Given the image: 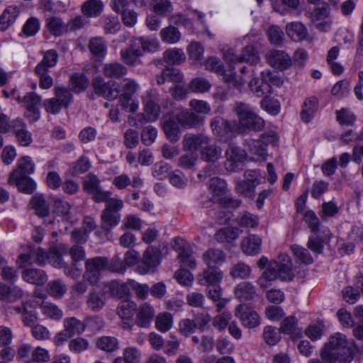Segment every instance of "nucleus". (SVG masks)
Here are the masks:
<instances>
[{"label": "nucleus", "instance_id": "obj_1", "mask_svg": "<svg viewBox=\"0 0 363 363\" xmlns=\"http://www.w3.org/2000/svg\"><path fill=\"white\" fill-rule=\"evenodd\" d=\"M320 355L324 363H351L354 359V352L349 346L347 338L341 333H335L330 336Z\"/></svg>", "mask_w": 363, "mask_h": 363}, {"label": "nucleus", "instance_id": "obj_2", "mask_svg": "<svg viewBox=\"0 0 363 363\" xmlns=\"http://www.w3.org/2000/svg\"><path fill=\"white\" fill-rule=\"evenodd\" d=\"M294 277V274L292 271L290 257L286 255H280L277 260L268 264L259 279V284L261 287L265 288L267 286V281H272L277 279L289 281Z\"/></svg>", "mask_w": 363, "mask_h": 363}, {"label": "nucleus", "instance_id": "obj_3", "mask_svg": "<svg viewBox=\"0 0 363 363\" xmlns=\"http://www.w3.org/2000/svg\"><path fill=\"white\" fill-rule=\"evenodd\" d=\"M233 110L239 121V128L253 131H261L264 128V120L256 113L254 108L249 104L237 102Z\"/></svg>", "mask_w": 363, "mask_h": 363}, {"label": "nucleus", "instance_id": "obj_4", "mask_svg": "<svg viewBox=\"0 0 363 363\" xmlns=\"http://www.w3.org/2000/svg\"><path fill=\"white\" fill-rule=\"evenodd\" d=\"M102 202H105L106 206L101 216V228L106 233H110L120 222L119 212L123 207V202L121 199L111 198V196H108Z\"/></svg>", "mask_w": 363, "mask_h": 363}, {"label": "nucleus", "instance_id": "obj_5", "mask_svg": "<svg viewBox=\"0 0 363 363\" xmlns=\"http://www.w3.org/2000/svg\"><path fill=\"white\" fill-rule=\"evenodd\" d=\"M206 69L223 76V79L229 86L241 89L245 80L242 77H237L235 69L231 66L225 69L220 60L216 57H209L205 62Z\"/></svg>", "mask_w": 363, "mask_h": 363}, {"label": "nucleus", "instance_id": "obj_6", "mask_svg": "<svg viewBox=\"0 0 363 363\" xmlns=\"http://www.w3.org/2000/svg\"><path fill=\"white\" fill-rule=\"evenodd\" d=\"M210 125L213 134L224 143L230 142L234 134L239 130L236 121H228L218 116L211 120Z\"/></svg>", "mask_w": 363, "mask_h": 363}, {"label": "nucleus", "instance_id": "obj_7", "mask_svg": "<svg viewBox=\"0 0 363 363\" xmlns=\"http://www.w3.org/2000/svg\"><path fill=\"white\" fill-rule=\"evenodd\" d=\"M107 257L97 256L87 259L85 261V271L83 278L90 285H96L101 279V274L103 272L106 271Z\"/></svg>", "mask_w": 363, "mask_h": 363}, {"label": "nucleus", "instance_id": "obj_8", "mask_svg": "<svg viewBox=\"0 0 363 363\" xmlns=\"http://www.w3.org/2000/svg\"><path fill=\"white\" fill-rule=\"evenodd\" d=\"M160 94L156 89H151L147 91L143 97L144 111L146 116L144 114L138 116V121L140 122H143V121H156L160 113Z\"/></svg>", "mask_w": 363, "mask_h": 363}, {"label": "nucleus", "instance_id": "obj_9", "mask_svg": "<svg viewBox=\"0 0 363 363\" xmlns=\"http://www.w3.org/2000/svg\"><path fill=\"white\" fill-rule=\"evenodd\" d=\"M83 188L85 191L91 195L92 199L96 203L105 201L111 192L105 191L101 186V180L93 173L88 174L83 180Z\"/></svg>", "mask_w": 363, "mask_h": 363}, {"label": "nucleus", "instance_id": "obj_10", "mask_svg": "<svg viewBox=\"0 0 363 363\" xmlns=\"http://www.w3.org/2000/svg\"><path fill=\"white\" fill-rule=\"evenodd\" d=\"M161 253L158 248L149 246L145 251L142 260L137 267V272L145 274L153 271L160 263Z\"/></svg>", "mask_w": 363, "mask_h": 363}, {"label": "nucleus", "instance_id": "obj_11", "mask_svg": "<svg viewBox=\"0 0 363 363\" xmlns=\"http://www.w3.org/2000/svg\"><path fill=\"white\" fill-rule=\"evenodd\" d=\"M92 84L95 93L99 96L110 100L119 96V89L115 82H105L102 77H97L93 79Z\"/></svg>", "mask_w": 363, "mask_h": 363}, {"label": "nucleus", "instance_id": "obj_12", "mask_svg": "<svg viewBox=\"0 0 363 363\" xmlns=\"http://www.w3.org/2000/svg\"><path fill=\"white\" fill-rule=\"evenodd\" d=\"M235 315L242 325L247 328H255L260 324V318L256 311L244 303L239 304L235 310Z\"/></svg>", "mask_w": 363, "mask_h": 363}, {"label": "nucleus", "instance_id": "obj_13", "mask_svg": "<svg viewBox=\"0 0 363 363\" xmlns=\"http://www.w3.org/2000/svg\"><path fill=\"white\" fill-rule=\"evenodd\" d=\"M225 168L228 172H236L243 162L244 153L242 150L235 145L230 143L225 152Z\"/></svg>", "mask_w": 363, "mask_h": 363}, {"label": "nucleus", "instance_id": "obj_14", "mask_svg": "<svg viewBox=\"0 0 363 363\" xmlns=\"http://www.w3.org/2000/svg\"><path fill=\"white\" fill-rule=\"evenodd\" d=\"M41 101V96L33 91L28 92L24 96L23 106L27 111L26 117L30 118L31 122H36L40 118L39 106Z\"/></svg>", "mask_w": 363, "mask_h": 363}, {"label": "nucleus", "instance_id": "obj_15", "mask_svg": "<svg viewBox=\"0 0 363 363\" xmlns=\"http://www.w3.org/2000/svg\"><path fill=\"white\" fill-rule=\"evenodd\" d=\"M267 62L281 71L287 69L292 65L291 56L284 50H272L266 55Z\"/></svg>", "mask_w": 363, "mask_h": 363}, {"label": "nucleus", "instance_id": "obj_16", "mask_svg": "<svg viewBox=\"0 0 363 363\" xmlns=\"http://www.w3.org/2000/svg\"><path fill=\"white\" fill-rule=\"evenodd\" d=\"M262 79L259 80L254 77L249 83L250 90L258 97L267 96L271 93L272 86L267 82V77H271L270 70H264L261 73Z\"/></svg>", "mask_w": 363, "mask_h": 363}, {"label": "nucleus", "instance_id": "obj_17", "mask_svg": "<svg viewBox=\"0 0 363 363\" xmlns=\"http://www.w3.org/2000/svg\"><path fill=\"white\" fill-rule=\"evenodd\" d=\"M18 172H12L8 182L9 184H15L19 191L31 194L36 188L35 182L27 175L18 176Z\"/></svg>", "mask_w": 363, "mask_h": 363}, {"label": "nucleus", "instance_id": "obj_18", "mask_svg": "<svg viewBox=\"0 0 363 363\" xmlns=\"http://www.w3.org/2000/svg\"><path fill=\"white\" fill-rule=\"evenodd\" d=\"M178 123L184 128H191L204 123V118L186 108L177 115Z\"/></svg>", "mask_w": 363, "mask_h": 363}, {"label": "nucleus", "instance_id": "obj_19", "mask_svg": "<svg viewBox=\"0 0 363 363\" xmlns=\"http://www.w3.org/2000/svg\"><path fill=\"white\" fill-rule=\"evenodd\" d=\"M23 294V291L18 286L0 282V301L5 303H14L21 299Z\"/></svg>", "mask_w": 363, "mask_h": 363}, {"label": "nucleus", "instance_id": "obj_20", "mask_svg": "<svg viewBox=\"0 0 363 363\" xmlns=\"http://www.w3.org/2000/svg\"><path fill=\"white\" fill-rule=\"evenodd\" d=\"M209 189L213 194L211 199L214 203H223L226 202V198L224 197L227 191L226 182L218 177H213L210 180Z\"/></svg>", "mask_w": 363, "mask_h": 363}, {"label": "nucleus", "instance_id": "obj_21", "mask_svg": "<svg viewBox=\"0 0 363 363\" xmlns=\"http://www.w3.org/2000/svg\"><path fill=\"white\" fill-rule=\"evenodd\" d=\"M155 317V310L153 307L145 303L140 305L138 309L135 318V323L140 328H147Z\"/></svg>", "mask_w": 363, "mask_h": 363}, {"label": "nucleus", "instance_id": "obj_22", "mask_svg": "<svg viewBox=\"0 0 363 363\" xmlns=\"http://www.w3.org/2000/svg\"><path fill=\"white\" fill-rule=\"evenodd\" d=\"M204 263L208 268L218 269L225 261V255L220 249L210 248L202 256Z\"/></svg>", "mask_w": 363, "mask_h": 363}, {"label": "nucleus", "instance_id": "obj_23", "mask_svg": "<svg viewBox=\"0 0 363 363\" xmlns=\"http://www.w3.org/2000/svg\"><path fill=\"white\" fill-rule=\"evenodd\" d=\"M211 141L209 136L203 134H186L184 137V147L189 151L202 148Z\"/></svg>", "mask_w": 363, "mask_h": 363}, {"label": "nucleus", "instance_id": "obj_24", "mask_svg": "<svg viewBox=\"0 0 363 363\" xmlns=\"http://www.w3.org/2000/svg\"><path fill=\"white\" fill-rule=\"evenodd\" d=\"M222 279L223 273L219 269L208 268L199 277V284L207 288L220 284Z\"/></svg>", "mask_w": 363, "mask_h": 363}, {"label": "nucleus", "instance_id": "obj_25", "mask_svg": "<svg viewBox=\"0 0 363 363\" xmlns=\"http://www.w3.org/2000/svg\"><path fill=\"white\" fill-rule=\"evenodd\" d=\"M235 294L241 302L254 301L257 297L255 287L247 281L240 283L236 286Z\"/></svg>", "mask_w": 363, "mask_h": 363}, {"label": "nucleus", "instance_id": "obj_26", "mask_svg": "<svg viewBox=\"0 0 363 363\" xmlns=\"http://www.w3.org/2000/svg\"><path fill=\"white\" fill-rule=\"evenodd\" d=\"M262 239L255 235H250L245 238L241 243L242 252L250 256L258 255L261 251Z\"/></svg>", "mask_w": 363, "mask_h": 363}, {"label": "nucleus", "instance_id": "obj_27", "mask_svg": "<svg viewBox=\"0 0 363 363\" xmlns=\"http://www.w3.org/2000/svg\"><path fill=\"white\" fill-rule=\"evenodd\" d=\"M22 277L26 282L36 285H43L48 280L46 273L40 269H26L22 272Z\"/></svg>", "mask_w": 363, "mask_h": 363}, {"label": "nucleus", "instance_id": "obj_28", "mask_svg": "<svg viewBox=\"0 0 363 363\" xmlns=\"http://www.w3.org/2000/svg\"><path fill=\"white\" fill-rule=\"evenodd\" d=\"M104 8L101 0H87L82 6V12L86 18H96L102 13Z\"/></svg>", "mask_w": 363, "mask_h": 363}, {"label": "nucleus", "instance_id": "obj_29", "mask_svg": "<svg viewBox=\"0 0 363 363\" xmlns=\"http://www.w3.org/2000/svg\"><path fill=\"white\" fill-rule=\"evenodd\" d=\"M288 36L295 42L304 40L308 35V30L305 26L300 22H291L286 26Z\"/></svg>", "mask_w": 363, "mask_h": 363}, {"label": "nucleus", "instance_id": "obj_30", "mask_svg": "<svg viewBox=\"0 0 363 363\" xmlns=\"http://www.w3.org/2000/svg\"><path fill=\"white\" fill-rule=\"evenodd\" d=\"M318 109V100L316 97L312 96L307 99L302 106L301 118L305 123H308L314 117Z\"/></svg>", "mask_w": 363, "mask_h": 363}, {"label": "nucleus", "instance_id": "obj_31", "mask_svg": "<svg viewBox=\"0 0 363 363\" xmlns=\"http://www.w3.org/2000/svg\"><path fill=\"white\" fill-rule=\"evenodd\" d=\"M102 71L105 77L111 79H119L128 72L127 68L119 62L106 64Z\"/></svg>", "mask_w": 363, "mask_h": 363}, {"label": "nucleus", "instance_id": "obj_32", "mask_svg": "<svg viewBox=\"0 0 363 363\" xmlns=\"http://www.w3.org/2000/svg\"><path fill=\"white\" fill-rule=\"evenodd\" d=\"M19 10L16 6H8L0 16V30H5L16 20Z\"/></svg>", "mask_w": 363, "mask_h": 363}, {"label": "nucleus", "instance_id": "obj_33", "mask_svg": "<svg viewBox=\"0 0 363 363\" xmlns=\"http://www.w3.org/2000/svg\"><path fill=\"white\" fill-rule=\"evenodd\" d=\"M67 290L66 284L60 279L49 281L46 286L47 293L55 299L62 298L66 294Z\"/></svg>", "mask_w": 363, "mask_h": 363}, {"label": "nucleus", "instance_id": "obj_34", "mask_svg": "<svg viewBox=\"0 0 363 363\" xmlns=\"http://www.w3.org/2000/svg\"><path fill=\"white\" fill-rule=\"evenodd\" d=\"M222 149L216 144L207 143L201 152V159L208 162H215L221 157Z\"/></svg>", "mask_w": 363, "mask_h": 363}, {"label": "nucleus", "instance_id": "obj_35", "mask_svg": "<svg viewBox=\"0 0 363 363\" xmlns=\"http://www.w3.org/2000/svg\"><path fill=\"white\" fill-rule=\"evenodd\" d=\"M329 6L327 4H323L312 11L311 18L317 28L324 29L326 24L325 19L329 15Z\"/></svg>", "mask_w": 363, "mask_h": 363}, {"label": "nucleus", "instance_id": "obj_36", "mask_svg": "<svg viewBox=\"0 0 363 363\" xmlns=\"http://www.w3.org/2000/svg\"><path fill=\"white\" fill-rule=\"evenodd\" d=\"M245 146L246 150L254 156L264 158L267 155L266 144L262 140L247 139Z\"/></svg>", "mask_w": 363, "mask_h": 363}, {"label": "nucleus", "instance_id": "obj_37", "mask_svg": "<svg viewBox=\"0 0 363 363\" xmlns=\"http://www.w3.org/2000/svg\"><path fill=\"white\" fill-rule=\"evenodd\" d=\"M30 205L39 216L45 217L50 213L49 205L45 198L40 194H35L30 201Z\"/></svg>", "mask_w": 363, "mask_h": 363}, {"label": "nucleus", "instance_id": "obj_38", "mask_svg": "<svg viewBox=\"0 0 363 363\" xmlns=\"http://www.w3.org/2000/svg\"><path fill=\"white\" fill-rule=\"evenodd\" d=\"M106 303V298L104 294H99L93 290L89 292L86 304L87 308L94 312L101 311Z\"/></svg>", "mask_w": 363, "mask_h": 363}, {"label": "nucleus", "instance_id": "obj_39", "mask_svg": "<svg viewBox=\"0 0 363 363\" xmlns=\"http://www.w3.org/2000/svg\"><path fill=\"white\" fill-rule=\"evenodd\" d=\"M240 235L238 228L228 227L218 230L215 234V239L219 242H230L236 240Z\"/></svg>", "mask_w": 363, "mask_h": 363}, {"label": "nucleus", "instance_id": "obj_40", "mask_svg": "<svg viewBox=\"0 0 363 363\" xmlns=\"http://www.w3.org/2000/svg\"><path fill=\"white\" fill-rule=\"evenodd\" d=\"M89 49L96 57H104L106 54L107 46L101 37H94L89 40Z\"/></svg>", "mask_w": 363, "mask_h": 363}, {"label": "nucleus", "instance_id": "obj_41", "mask_svg": "<svg viewBox=\"0 0 363 363\" xmlns=\"http://www.w3.org/2000/svg\"><path fill=\"white\" fill-rule=\"evenodd\" d=\"M163 130L166 137L172 143L177 142L181 135L178 124L174 119H168L163 123Z\"/></svg>", "mask_w": 363, "mask_h": 363}, {"label": "nucleus", "instance_id": "obj_42", "mask_svg": "<svg viewBox=\"0 0 363 363\" xmlns=\"http://www.w3.org/2000/svg\"><path fill=\"white\" fill-rule=\"evenodd\" d=\"M164 60L172 65H180L186 60V55L182 49L173 48L163 53Z\"/></svg>", "mask_w": 363, "mask_h": 363}, {"label": "nucleus", "instance_id": "obj_43", "mask_svg": "<svg viewBox=\"0 0 363 363\" xmlns=\"http://www.w3.org/2000/svg\"><path fill=\"white\" fill-rule=\"evenodd\" d=\"M160 36L164 43L174 44L180 40L181 33L176 27L168 26L160 30Z\"/></svg>", "mask_w": 363, "mask_h": 363}, {"label": "nucleus", "instance_id": "obj_44", "mask_svg": "<svg viewBox=\"0 0 363 363\" xmlns=\"http://www.w3.org/2000/svg\"><path fill=\"white\" fill-rule=\"evenodd\" d=\"M89 84L87 77L80 73L73 74L69 78L70 89L74 93H79L85 90Z\"/></svg>", "mask_w": 363, "mask_h": 363}, {"label": "nucleus", "instance_id": "obj_45", "mask_svg": "<svg viewBox=\"0 0 363 363\" xmlns=\"http://www.w3.org/2000/svg\"><path fill=\"white\" fill-rule=\"evenodd\" d=\"M42 313L48 318L59 320L63 317V311L55 304L43 302L40 305Z\"/></svg>", "mask_w": 363, "mask_h": 363}, {"label": "nucleus", "instance_id": "obj_46", "mask_svg": "<svg viewBox=\"0 0 363 363\" xmlns=\"http://www.w3.org/2000/svg\"><path fill=\"white\" fill-rule=\"evenodd\" d=\"M173 325V317L167 312L159 313L155 318V327L162 332L165 333L169 330Z\"/></svg>", "mask_w": 363, "mask_h": 363}, {"label": "nucleus", "instance_id": "obj_47", "mask_svg": "<svg viewBox=\"0 0 363 363\" xmlns=\"http://www.w3.org/2000/svg\"><path fill=\"white\" fill-rule=\"evenodd\" d=\"M65 330L72 337L76 334H81L85 330L84 324L74 317L67 318L64 320Z\"/></svg>", "mask_w": 363, "mask_h": 363}, {"label": "nucleus", "instance_id": "obj_48", "mask_svg": "<svg viewBox=\"0 0 363 363\" xmlns=\"http://www.w3.org/2000/svg\"><path fill=\"white\" fill-rule=\"evenodd\" d=\"M58 60V53L55 50H49L44 52L42 60L36 65L35 68L46 69L54 67Z\"/></svg>", "mask_w": 363, "mask_h": 363}, {"label": "nucleus", "instance_id": "obj_49", "mask_svg": "<svg viewBox=\"0 0 363 363\" xmlns=\"http://www.w3.org/2000/svg\"><path fill=\"white\" fill-rule=\"evenodd\" d=\"M137 309L135 302L127 301L123 302L117 308V313L123 320H130Z\"/></svg>", "mask_w": 363, "mask_h": 363}, {"label": "nucleus", "instance_id": "obj_50", "mask_svg": "<svg viewBox=\"0 0 363 363\" xmlns=\"http://www.w3.org/2000/svg\"><path fill=\"white\" fill-rule=\"evenodd\" d=\"M55 97L62 107L67 108L73 101L71 89L64 86H56L54 89Z\"/></svg>", "mask_w": 363, "mask_h": 363}, {"label": "nucleus", "instance_id": "obj_51", "mask_svg": "<svg viewBox=\"0 0 363 363\" xmlns=\"http://www.w3.org/2000/svg\"><path fill=\"white\" fill-rule=\"evenodd\" d=\"M153 11L161 17H167L173 12V5L170 0H156L152 6Z\"/></svg>", "mask_w": 363, "mask_h": 363}, {"label": "nucleus", "instance_id": "obj_52", "mask_svg": "<svg viewBox=\"0 0 363 363\" xmlns=\"http://www.w3.org/2000/svg\"><path fill=\"white\" fill-rule=\"evenodd\" d=\"M121 59L128 66L135 67L141 64V55L133 52L129 48L120 51Z\"/></svg>", "mask_w": 363, "mask_h": 363}, {"label": "nucleus", "instance_id": "obj_53", "mask_svg": "<svg viewBox=\"0 0 363 363\" xmlns=\"http://www.w3.org/2000/svg\"><path fill=\"white\" fill-rule=\"evenodd\" d=\"M177 250L179 251V257L182 262L191 269L196 267V262L192 257V250L189 245H182L178 247Z\"/></svg>", "mask_w": 363, "mask_h": 363}, {"label": "nucleus", "instance_id": "obj_54", "mask_svg": "<svg viewBox=\"0 0 363 363\" xmlns=\"http://www.w3.org/2000/svg\"><path fill=\"white\" fill-rule=\"evenodd\" d=\"M242 62H246L250 65H257L259 60L258 52L253 45H247L242 50L240 55Z\"/></svg>", "mask_w": 363, "mask_h": 363}, {"label": "nucleus", "instance_id": "obj_55", "mask_svg": "<svg viewBox=\"0 0 363 363\" xmlns=\"http://www.w3.org/2000/svg\"><path fill=\"white\" fill-rule=\"evenodd\" d=\"M291 249L294 255L302 263L311 264L313 262V259L306 248L294 244L291 246Z\"/></svg>", "mask_w": 363, "mask_h": 363}, {"label": "nucleus", "instance_id": "obj_56", "mask_svg": "<svg viewBox=\"0 0 363 363\" xmlns=\"http://www.w3.org/2000/svg\"><path fill=\"white\" fill-rule=\"evenodd\" d=\"M46 27L52 35L60 36L63 33L64 23L58 17H50L46 20Z\"/></svg>", "mask_w": 363, "mask_h": 363}, {"label": "nucleus", "instance_id": "obj_57", "mask_svg": "<svg viewBox=\"0 0 363 363\" xmlns=\"http://www.w3.org/2000/svg\"><path fill=\"white\" fill-rule=\"evenodd\" d=\"M35 170V164L29 156H25L18 160V167L13 172H18V175H27L32 174Z\"/></svg>", "mask_w": 363, "mask_h": 363}, {"label": "nucleus", "instance_id": "obj_58", "mask_svg": "<svg viewBox=\"0 0 363 363\" xmlns=\"http://www.w3.org/2000/svg\"><path fill=\"white\" fill-rule=\"evenodd\" d=\"M110 293L113 296L123 298L128 295L129 287L123 282L111 281L108 285Z\"/></svg>", "mask_w": 363, "mask_h": 363}, {"label": "nucleus", "instance_id": "obj_59", "mask_svg": "<svg viewBox=\"0 0 363 363\" xmlns=\"http://www.w3.org/2000/svg\"><path fill=\"white\" fill-rule=\"evenodd\" d=\"M188 52L190 60L194 63H201L203 58L204 48L199 43L192 42L188 47Z\"/></svg>", "mask_w": 363, "mask_h": 363}, {"label": "nucleus", "instance_id": "obj_60", "mask_svg": "<svg viewBox=\"0 0 363 363\" xmlns=\"http://www.w3.org/2000/svg\"><path fill=\"white\" fill-rule=\"evenodd\" d=\"M103 28L106 33H115L120 30L121 23L117 16L107 15L102 18Z\"/></svg>", "mask_w": 363, "mask_h": 363}, {"label": "nucleus", "instance_id": "obj_61", "mask_svg": "<svg viewBox=\"0 0 363 363\" xmlns=\"http://www.w3.org/2000/svg\"><path fill=\"white\" fill-rule=\"evenodd\" d=\"M194 113L198 116L207 115L211 111V105L206 101L191 99L189 104Z\"/></svg>", "mask_w": 363, "mask_h": 363}, {"label": "nucleus", "instance_id": "obj_62", "mask_svg": "<svg viewBox=\"0 0 363 363\" xmlns=\"http://www.w3.org/2000/svg\"><path fill=\"white\" fill-rule=\"evenodd\" d=\"M263 337L269 345H275L281 339L280 330L272 325L266 326L264 329Z\"/></svg>", "mask_w": 363, "mask_h": 363}, {"label": "nucleus", "instance_id": "obj_63", "mask_svg": "<svg viewBox=\"0 0 363 363\" xmlns=\"http://www.w3.org/2000/svg\"><path fill=\"white\" fill-rule=\"evenodd\" d=\"M97 347L106 352H113L118 348V342L116 337L104 336L97 341Z\"/></svg>", "mask_w": 363, "mask_h": 363}, {"label": "nucleus", "instance_id": "obj_64", "mask_svg": "<svg viewBox=\"0 0 363 363\" xmlns=\"http://www.w3.org/2000/svg\"><path fill=\"white\" fill-rule=\"evenodd\" d=\"M251 273V268L244 262H238L233 265L230 270V275L233 278L247 279Z\"/></svg>", "mask_w": 363, "mask_h": 363}]
</instances>
